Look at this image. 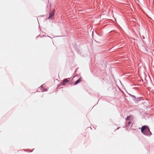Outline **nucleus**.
<instances>
[{
    "label": "nucleus",
    "instance_id": "1",
    "mask_svg": "<svg viewBox=\"0 0 154 154\" xmlns=\"http://www.w3.org/2000/svg\"><path fill=\"white\" fill-rule=\"evenodd\" d=\"M139 129H141V132L146 135H150L152 134L151 132L150 131L149 127L146 125L143 126L141 128H139Z\"/></svg>",
    "mask_w": 154,
    "mask_h": 154
},
{
    "label": "nucleus",
    "instance_id": "2",
    "mask_svg": "<svg viewBox=\"0 0 154 154\" xmlns=\"http://www.w3.org/2000/svg\"><path fill=\"white\" fill-rule=\"evenodd\" d=\"M55 10H53V11L52 12H50L49 13V16L48 17V19H52L53 20L54 19V16L55 13Z\"/></svg>",
    "mask_w": 154,
    "mask_h": 154
},
{
    "label": "nucleus",
    "instance_id": "3",
    "mask_svg": "<svg viewBox=\"0 0 154 154\" xmlns=\"http://www.w3.org/2000/svg\"><path fill=\"white\" fill-rule=\"evenodd\" d=\"M132 119V117L131 116H127L126 118V119L127 122L128 120L131 121Z\"/></svg>",
    "mask_w": 154,
    "mask_h": 154
},
{
    "label": "nucleus",
    "instance_id": "4",
    "mask_svg": "<svg viewBox=\"0 0 154 154\" xmlns=\"http://www.w3.org/2000/svg\"><path fill=\"white\" fill-rule=\"evenodd\" d=\"M81 78H80L78 80H77L76 81L75 83H74V85H76L78 84V83H79L80 82H81Z\"/></svg>",
    "mask_w": 154,
    "mask_h": 154
},
{
    "label": "nucleus",
    "instance_id": "5",
    "mask_svg": "<svg viewBox=\"0 0 154 154\" xmlns=\"http://www.w3.org/2000/svg\"><path fill=\"white\" fill-rule=\"evenodd\" d=\"M41 88L42 91V92H44V91H45L47 90L46 89H44V88H43V85H42L41 86Z\"/></svg>",
    "mask_w": 154,
    "mask_h": 154
},
{
    "label": "nucleus",
    "instance_id": "6",
    "mask_svg": "<svg viewBox=\"0 0 154 154\" xmlns=\"http://www.w3.org/2000/svg\"><path fill=\"white\" fill-rule=\"evenodd\" d=\"M69 79H64L63 82H67L69 81Z\"/></svg>",
    "mask_w": 154,
    "mask_h": 154
},
{
    "label": "nucleus",
    "instance_id": "7",
    "mask_svg": "<svg viewBox=\"0 0 154 154\" xmlns=\"http://www.w3.org/2000/svg\"><path fill=\"white\" fill-rule=\"evenodd\" d=\"M131 123V122L129 121L128 122V125H129V124H130Z\"/></svg>",
    "mask_w": 154,
    "mask_h": 154
}]
</instances>
